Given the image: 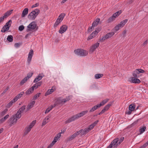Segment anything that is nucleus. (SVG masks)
Instances as JSON below:
<instances>
[{
    "label": "nucleus",
    "mask_w": 148,
    "mask_h": 148,
    "mask_svg": "<svg viewBox=\"0 0 148 148\" xmlns=\"http://www.w3.org/2000/svg\"><path fill=\"white\" fill-rule=\"evenodd\" d=\"M56 142L55 141V140L54 141L53 140V141L48 146L47 148H50Z\"/></svg>",
    "instance_id": "nucleus-52"
},
{
    "label": "nucleus",
    "mask_w": 148,
    "mask_h": 148,
    "mask_svg": "<svg viewBox=\"0 0 148 148\" xmlns=\"http://www.w3.org/2000/svg\"><path fill=\"white\" fill-rule=\"evenodd\" d=\"M131 82L135 84H138L140 82V81L139 79L134 77L131 78Z\"/></svg>",
    "instance_id": "nucleus-13"
},
{
    "label": "nucleus",
    "mask_w": 148,
    "mask_h": 148,
    "mask_svg": "<svg viewBox=\"0 0 148 148\" xmlns=\"http://www.w3.org/2000/svg\"><path fill=\"white\" fill-rule=\"evenodd\" d=\"M34 90V89L32 87L26 91V94L27 95H29L33 92Z\"/></svg>",
    "instance_id": "nucleus-20"
},
{
    "label": "nucleus",
    "mask_w": 148,
    "mask_h": 148,
    "mask_svg": "<svg viewBox=\"0 0 148 148\" xmlns=\"http://www.w3.org/2000/svg\"><path fill=\"white\" fill-rule=\"evenodd\" d=\"M51 108H50L49 107H48L47 109L46 110V111L45 112V114H47L50 111H51Z\"/></svg>",
    "instance_id": "nucleus-56"
},
{
    "label": "nucleus",
    "mask_w": 148,
    "mask_h": 148,
    "mask_svg": "<svg viewBox=\"0 0 148 148\" xmlns=\"http://www.w3.org/2000/svg\"><path fill=\"white\" fill-rule=\"evenodd\" d=\"M24 94V92H21L20 94L17 95L13 99V100L14 101V102H15L18 99L20 98L21 97V96L23 95Z\"/></svg>",
    "instance_id": "nucleus-16"
},
{
    "label": "nucleus",
    "mask_w": 148,
    "mask_h": 148,
    "mask_svg": "<svg viewBox=\"0 0 148 148\" xmlns=\"http://www.w3.org/2000/svg\"><path fill=\"white\" fill-rule=\"evenodd\" d=\"M121 13V11H119L116 12L113 15L116 18L119 16Z\"/></svg>",
    "instance_id": "nucleus-43"
},
{
    "label": "nucleus",
    "mask_w": 148,
    "mask_h": 148,
    "mask_svg": "<svg viewBox=\"0 0 148 148\" xmlns=\"http://www.w3.org/2000/svg\"><path fill=\"white\" fill-rule=\"evenodd\" d=\"M28 9L27 8H25L23 11L22 13V17H23L28 13Z\"/></svg>",
    "instance_id": "nucleus-19"
},
{
    "label": "nucleus",
    "mask_w": 148,
    "mask_h": 148,
    "mask_svg": "<svg viewBox=\"0 0 148 148\" xmlns=\"http://www.w3.org/2000/svg\"><path fill=\"white\" fill-rule=\"evenodd\" d=\"M135 108V106L134 105L131 104L129 106V110H130L133 111L134 110Z\"/></svg>",
    "instance_id": "nucleus-34"
},
{
    "label": "nucleus",
    "mask_w": 148,
    "mask_h": 148,
    "mask_svg": "<svg viewBox=\"0 0 148 148\" xmlns=\"http://www.w3.org/2000/svg\"><path fill=\"white\" fill-rule=\"evenodd\" d=\"M21 45V43H16L14 44V46L16 48H18Z\"/></svg>",
    "instance_id": "nucleus-57"
},
{
    "label": "nucleus",
    "mask_w": 148,
    "mask_h": 148,
    "mask_svg": "<svg viewBox=\"0 0 148 148\" xmlns=\"http://www.w3.org/2000/svg\"><path fill=\"white\" fill-rule=\"evenodd\" d=\"M15 102H14V101L13 100H12L11 101L9 102L8 104H7L6 106V107L7 108H9L10 107H11L13 103H14Z\"/></svg>",
    "instance_id": "nucleus-36"
},
{
    "label": "nucleus",
    "mask_w": 148,
    "mask_h": 148,
    "mask_svg": "<svg viewBox=\"0 0 148 148\" xmlns=\"http://www.w3.org/2000/svg\"><path fill=\"white\" fill-rule=\"evenodd\" d=\"M41 84V82H40L35 84L32 87L34 89H36L38 87L40 86Z\"/></svg>",
    "instance_id": "nucleus-28"
},
{
    "label": "nucleus",
    "mask_w": 148,
    "mask_h": 148,
    "mask_svg": "<svg viewBox=\"0 0 148 148\" xmlns=\"http://www.w3.org/2000/svg\"><path fill=\"white\" fill-rule=\"evenodd\" d=\"M99 108L98 107V105H96V106H95L93 107L90 110V112H92L94 111V110H96L98 108Z\"/></svg>",
    "instance_id": "nucleus-37"
},
{
    "label": "nucleus",
    "mask_w": 148,
    "mask_h": 148,
    "mask_svg": "<svg viewBox=\"0 0 148 148\" xmlns=\"http://www.w3.org/2000/svg\"><path fill=\"white\" fill-rule=\"evenodd\" d=\"M61 22V21H59L57 19L54 24V27H57L58 25H59V23H60Z\"/></svg>",
    "instance_id": "nucleus-45"
},
{
    "label": "nucleus",
    "mask_w": 148,
    "mask_h": 148,
    "mask_svg": "<svg viewBox=\"0 0 148 148\" xmlns=\"http://www.w3.org/2000/svg\"><path fill=\"white\" fill-rule=\"evenodd\" d=\"M146 129V127H143L141 128L140 130V134H141L144 132L145 131Z\"/></svg>",
    "instance_id": "nucleus-44"
},
{
    "label": "nucleus",
    "mask_w": 148,
    "mask_h": 148,
    "mask_svg": "<svg viewBox=\"0 0 148 148\" xmlns=\"http://www.w3.org/2000/svg\"><path fill=\"white\" fill-rule=\"evenodd\" d=\"M106 111H107L104 108L103 109L101 110V111L99 113V114L100 115L103 114Z\"/></svg>",
    "instance_id": "nucleus-61"
},
{
    "label": "nucleus",
    "mask_w": 148,
    "mask_h": 148,
    "mask_svg": "<svg viewBox=\"0 0 148 148\" xmlns=\"http://www.w3.org/2000/svg\"><path fill=\"white\" fill-rule=\"evenodd\" d=\"M133 75L135 77H139V75H138L136 72H135V70L133 72Z\"/></svg>",
    "instance_id": "nucleus-54"
},
{
    "label": "nucleus",
    "mask_w": 148,
    "mask_h": 148,
    "mask_svg": "<svg viewBox=\"0 0 148 148\" xmlns=\"http://www.w3.org/2000/svg\"><path fill=\"white\" fill-rule=\"evenodd\" d=\"M43 76V75H42L41 74H39L34 79V83L37 82L39 81L41 79Z\"/></svg>",
    "instance_id": "nucleus-14"
},
{
    "label": "nucleus",
    "mask_w": 148,
    "mask_h": 148,
    "mask_svg": "<svg viewBox=\"0 0 148 148\" xmlns=\"http://www.w3.org/2000/svg\"><path fill=\"white\" fill-rule=\"evenodd\" d=\"M120 143L121 142L119 140L118 138H116L113 140L110 145L112 146V147L115 148L119 145Z\"/></svg>",
    "instance_id": "nucleus-8"
},
{
    "label": "nucleus",
    "mask_w": 148,
    "mask_h": 148,
    "mask_svg": "<svg viewBox=\"0 0 148 148\" xmlns=\"http://www.w3.org/2000/svg\"><path fill=\"white\" fill-rule=\"evenodd\" d=\"M24 28V27L23 25L20 26L18 27V30L20 31H23Z\"/></svg>",
    "instance_id": "nucleus-53"
},
{
    "label": "nucleus",
    "mask_w": 148,
    "mask_h": 148,
    "mask_svg": "<svg viewBox=\"0 0 148 148\" xmlns=\"http://www.w3.org/2000/svg\"><path fill=\"white\" fill-rule=\"evenodd\" d=\"M8 89L9 87H7L3 91V93H2L1 94L3 95V94L5 93L6 92V91L8 90Z\"/></svg>",
    "instance_id": "nucleus-64"
},
{
    "label": "nucleus",
    "mask_w": 148,
    "mask_h": 148,
    "mask_svg": "<svg viewBox=\"0 0 148 148\" xmlns=\"http://www.w3.org/2000/svg\"><path fill=\"white\" fill-rule=\"evenodd\" d=\"M33 55V51L32 49H31L29 51L27 60V62L28 64H29L32 60V58Z\"/></svg>",
    "instance_id": "nucleus-11"
},
{
    "label": "nucleus",
    "mask_w": 148,
    "mask_h": 148,
    "mask_svg": "<svg viewBox=\"0 0 148 148\" xmlns=\"http://www.w3.org/2000/svg\"><path fill=\"white\" fill-rule=\"evenodd\" d=\"M74 52L76 55L81 56H86L88 54L87 51L81 49H78L75 50Z\"/></svg>",
    "instance_id": "nucleus-2"
},
{
    "label": "nucleus",
    "mask_w": 148,
    "mask_h": 148,
    "mask_svg": "<svg viewBox=\"0 0 148 148\" xmlns=\"http://www.w3.org/2000/svg\"><path fill=\"white\" fill-rule=\"evenodd\" d=\"M49 118V116H47L45 117V119L43 120L42 123V126L45 125L48 122V120Z\"/></svg>",
    "instance_id": "nucleus-15"
},
{
    "label": "nucleus",
    "mask_w": 148,
    "mask_h": 148,
    "mask_svg": "<svg viewBox=\"0 0 148 148\" xmlns=\"http://www.w3.org/2000/svg\"><path fill=\"white\" fill-rule=\"evenodd\" d=\"M16 114L13 115L12 117L9 120L8 123L9 125L11 126L13 124L15 123L17 121L18 118L17 117Z\"/></svg>",
    "instance_id": "nucleus-5"
},
{
    "label": "nucleus",
    "mask_w": 148,
    "mask_h": 148,
    "mask_svg": "<svg viewBox=\"0 0 148 148\" xmlns=\"http://www.w3.org/2000/svg\"><path fill=\"white\" fill-rule=\"evenodd\" d=\"M109 100V99H107L102 101L99 104H97L98 105V107H100L101 106H103L105 104H106Z\"/></svg>",
    "instance_id": "nucleus-22"
},
{
    "label": "nucleus",
    "mask_w": 148,
    "mask_h": 148,
    "mask_svg": "<svg viewBox=\"0 0 148 148\" xmlns=\"http://www.w3.org/2000/svg\"><path fill=\"white\" fill-rule=\"evenodd\" d=\"M76 136L74 134L70 136L69 137V140H71L74 139L75 137H76Z\"/></svg>",
    "instance_id": "nucleus-42"
},
{
    "label": "nucleus",
    "mask_w": 148,
    "mask_h": 148,
    "mask_svg": "<svg viewBox=\"0 0 148 148\" xmlns=\"http://www.w3.org/2000/svg\"><path fill=\"white\" fill-rule=\"evenodd\" d=\"M65 16V14L62 13L59 16L57 19L62 22Z\"/></svg>",
    "instance_id": "nucleus-24"
},
{
    "label": "nucleus",
    "mask_w": 148,
    "mask_h": 148,
    "mask_svg": "<svg viewBox=\"0 0 148 148\" xmlns=\"http://www.w3.org/2000/svg\"><path fill=\"white\" fill-rule=\"evenodd\" d=\"M106 39H108L106 37V35H105L103 37L100 39L99 41L101 42H103L104 40H106Z\"/></svg>",
    "instance_id": "nucleus-51"
},
{
    "label": "nucleus",
    "mask_w": 148,
    "mask_h": 148,
    "mask_svg": "<svg viewBox=\"0 0 148 148\" xmlns=\"http://www.w3.org/2000/svg\"><path fill=\"white\" fill-rule=\"evenodd\" d=\"M128 20L127 19L123 20L120 23L114 27L113 31L116 32L117 31L119 30L121 28L123 27L125 24L127 22Z\"/></svg>",
    "instance_id": "nucleus-3"
},
{
    "label": "nucleus",
    "mask_w": 148,
    "mask_h": 148,
    "mask_svg": "<svg viewBox=\"0 0 148 148\" xmlns=\"http://www.w3.org/2000/svg\"><path fill=\"white\" fill-rule=\"evenodd\" d=\"M112 103H108L107 105H106L104 107V108L106 110H107L109 108L110 106L112 105Z\"/></svg>",
    "instance_id": "nucleus-50"
},
{
    "label": "nucleus",
    "mask_w": 148,
    "mask_h": 148,
    "mask_svg": "<svg viewBox=\"0 0 148 148\" xmlns=\"http://www.w3.org/2000/svg\"><path fill=\"white\" fill-rule=\"evenodd\" d=\"M100 19L99 18H97L95 21L92 24V25L93 27L96 26L99 22Z\"/></svg>",
    "instance_id": "nucleus-23"
},
{
    "label": "nucleus",
    "mask_w": 148,
    "mask_h": 148,
    "mask_svg": "<svg viewBox=\"0 0 148 148\" xmlns=\"http://www.w3.org/2000/svg\"><path fill=\"white\" fill-rule=\"evenodd\" d=\"M55 90V89L53 88V87L51 89H49L45 93V95L47 96L48 95L53 92Z\"/></svg>",
    "instance_id": "nucleus-17"
},
{
    "label": "nucleus",
    "mask_w": 148,
    "mask_h": 148,
    "mask_svg": "<svg viewBox=\"0 0 148 148\" xmlns=\"http://www.w3.org/2000/svg\"><path fill=\"white\" fill-rule=\"evenodd\" d=\"M36 123V121H33L28 127L31 129L33 127Z\"/></svg>",
    "instance_id": "nucleus-39"
},
{
    "label": "nucleus",
    "mask_w": 148,
    "mask_h": 148,
    "mask_svg": "<svg viewBox=\"0 0 148 148\" xmlns=\"http://www.w3.org/2000/svg\"><path fill=\"white\" fill-rule=\"evenodd\" d=\"M8 110L7 109H5L2 112L0 113V115L1 116H3L7 112Z\"/></svg>",
    "instance_id": "nucleus-41"
},
{
    "label": "nucleus",
    "mask_w": 148,
    "mask_h": 148,
    "mask_svg": "<svg viewBox=\"0 0 148 148\" xmlns=\"http://www.w3.org/2000/svg\"><path fill=\"white\" fill-rule=\"evenodd\" d=\"M83 130L81 129L80 130H79L77 131L74 134H75V135H76V136H77L78 135H79L80 133L82 132Z\"/></svg>",
    "instance_id": "nucleus-48"
},
{
    "label": "nucleus",
    "mask_w": 148,
    "mask_h": 148,
    "mask_svg": "<svg viewBox=\"0 0 148 148\" xmlns=\"http://www.w3.org/2000/svg\"><path fill=\"white\" fill-rule=\"evenodd\" d=\"M36 25L35 22H33L31 23L27 27V31L29 32L33 29H34Z\"/></svg>",
    "instance_id": "nucleus-7"
},
{
    "label": "nucleus",
    "mask_w": 148,
    "mask_h": 148,
    "mask_svg": "<svg viewBox=\"0 0 148 148\" xmlns=\"http://www.w3.org/2000/svg\"><path fill=\"white\" fill-rule=\"evenodd\" d=\"M88 112V110H86L78 113L75 115L71 118H69L65 122V124L70 123L78 118L83 116L86 114Z\"/></svg>",
    "instance_id": "nucleus-1"
},
{
    "label": "nucleus",
    "mask_w": 148,
    "mask_h": 148,
    "mask_svg": "<svg viewBox=\"0 0 148 148\" xmlns=\"http://www.w3.org/2000/svg\"><path fill=\"white\" fill-rule=\"evenodd\" d=\"M98 121H97L93 123L92 124L90 125L89 127H88L89 129L91 130L94 127V126L96 125V124L98 123Z\"/></svg>",
    "instance_id": "nucleus-30"
},
{
    "label": "nucleus",
    "mask_w": 148,
    "mask_h": 148,
    "mask_svg": "<svg viewBox=\"0 0 148 148\" xmlns=\"http://www.w3.org/2000/svg\"><path fill=\"white\" fill-rule=\"evenodd\" d=\"M7 40L10 42H12L13 41V37L11 35L8 36L7 38Z\"/></svg>",
    "instance_id": "nucleus-40"
},
{
    "label": "nucleus",
    "mask_w": 148,
    "mask_h": 148,
    "mask_svg": "<svg viewBox=\"0 0 148 148\" xmlns=\"http://www.w3.org/2000/svg\"><path fill=\"white\" fill-rule=\"evenodd\" d=\"M94 27L92 25L91 27H89L88 30V32H91L94 29Z\"/></svg>",
    "instance_id": "nucleus-58"
},
{
    "label": "nucleus",
    "mask_w": 148,
    "mask_h": 148,
    "mask_svg": "<svg viewBox=\"0 0 148 148\" xmlns=\"http://www.w3.org/2000/svg\"><path fill=\"white\" fill-rule=\"evenodd\" d=\"M13 11V10H11L7 11L4 15L3 16L1 17L0 18V23L3 22L4 18L8 17L10 15Z\"/></svg>",
    "instance_id": "nucleus-9"
},
{
    "label": "nucleus",
    "mask_w": 148,
    "mask_h": 148,
    "mask_svg": "<svg viewBox=\"0 0 148 148\" xmlns=\"http://www.w3.org/2000/svg\"><path fill=\"white\" fill-rule=\"evenodd\" d=\"M103 76V75L101 74H97L95 75V77L96 79H98L102 77Z\"/></svg>",
    "instance_id": "nucleus-38"
},
{
    "label": "nucleus",
    "mask_w": 148,
    "mask_h": 148,
    "mask_svg": "<svg viewBox=\"0 0 148 148\" xmlns=\"http://www.w3.org/2000/svg\"><path fill=\"white\" fill-rule=\"evenodd\" d=\"M94 33H92L90 34V35L88 38V40H90L93 38L95 36V35H94Z\"/></svg>",
    "instance_id": "nucleus-49"
},
{
    "label": "nucleus",
    "mask_w": 148,
    "mask_h": 148,
    "mask_svg": "<svg viewBox=\"0 0 148 148\" xmlns=\"http://www.w3.org/2000/svg\"><path fill=\"white\" fill-rule=\"evenodd\" d=\"M9 29V27L5 25L2 28L1 31L2 32H4L8 30Z\"/></svg>",
    "instance_id": "nucleus-33"
},
{
    "label": "nucleus",
    "mask_w": 148,
    "mask_h": 148,
    "mask_svg": "<svg viewBox=\"0 0 148 148\" xmlns=\"http://www.w3.org/2000/svg\"><path fill=\"white\" fill-rule=\"evenodd\" d=\"M115 32H110L108 33L106 35V36L107 38V39L110 38L114 34Z\"/></svg>",
    "instance_id": "nucleus-26"
},
{
    "label": "nucleus",
    "mask_w": 148,
    "mask_h": 148,
    "mask_svg": "<svg viewBox=\"0 0 148 148\" xmlns=\"http://www.w3.org/2000/svg\"><path fill=\"white\" fill-rule=\"evenodd\" d=\"M115 17L114 16L113 14L112 16H111L110 18H109L107 22L108 23H110L112 22L113 21H114L115 19Z\"/></svg>",
    "instance_id": "nucleus-25"
},
{
    "label": "nucleus",
    "mask_w": 148,
    "mask_h": 148,
    "mask_svg": "<svg viewBox=\"0 0 148 148\" xmlns=\"http://www.w3.org/2000/svg\"><path fill=\"white\" fill-rule=\"evenodd\" d=\"M67 29V26L66 25H64L60 27L59 32L60 34H63L66 31Z\"/></svg>",
    "instance_id": "nucleus-12"
},
{
    "label": "nucleus",
    "mask_w": 148,
    "mask_h": 148,
    "mask_svg": "<svg viewBox=\"0 0 148 148\" xmlns=\"http://www.w3.org/2000/svg\"><path fill=\"white\" fill-rule=\"evenodd\" d=\"M39 5V4L38 3H36L35 4L32 5V6L31 8H34L38 6Z\"/></svg>",
    "instance_id": "nucleus-60"
},
{
    "label": "nucleus",
    "mask_w": 148,
    "mask_h": 148,
    "mask_svg": "<svg viewBox=\"0 0 148 148\" xmlns=\"http://www.w3.org/2000/svg\"><path fill=\"white\" fill-rule=\"evenodd\" d=\"M106 111H107L104 108L103 109L101 110V111L99 113V114L100 115L103 114Z\"/></svg>",
    "instance_id": "nucleus-62"
},
{
    "label": "nucleus",
    "mask_w": 148,
    "mask_h": 148,
    "mask_svg": "<svg viewBox=\"0 0 148 148\" xmlns=\"http://www.w3.org/2000/svg\"><path fill=\"white\" fill-rule=\"evenodd\" d=\"M12 21L11 20H10L8 22H7L6 23V24L5 25L10 28L11 26V24L12 23Z\"/></svg>",
    "instance_id": "nucleus-47"
},
{
    "label": "nucleus",
    "mask_w": 148,
    "mask_h": 148,
    "mask_svg": "<svg viewBox=\"0 0 148 148\" xmlns=\"http://www.w3.org/2000/svg\"><path fill=\"white\" fill-rule=\"evenodd\" d=\"M40 12V11L38 9H36L32 11L28 15V18L29 19L34 20Z\"/></svg>",
    "instance_id": "nucleus-4"
},
{
    "label": "nucleus",
    "mask_w": 148,
    "mask_h": 148,
    "mask_svg": "<svg viewBox=\"0 0 148 148\" xmlns=\"http://www.w3.org/2000/svg\"><path fill=\"white\" fill-rule=\"evenodd\" d=\"M89 127H88L84 129V130H83L81 134V135H82L84 134H86L89 132L90 130Z\"/></svg>",
    "instance_id": "nucleus-27"
},
{
    "label": "nucleus",
    "mask_w": 148,
    "mask_h": 148,
    "mask_svg": "<svg viewBox=\"0 0 148 148\" xmlns=\"http://www.w3.org/2000/svg\"><path fill=\"white\" fill-rule=\"evenodd\" d=\"M100 30V28H99L98 29H97V30H95V31L94 32L92 33H94V35H95V36L99 32Z\"/></svg>",
    "instance_id": "nucleus-55"
},
{
    "label": "nucleus",
    "mask_w": 148,
    "mask_h": 148,
    "mask_svg": "<svg viewBox=\"0 0 148 148\" xmlns=\"http://www.w3.org/2000/svg\"><path fill=\"white\" fill-rule=\"evenodd\" d=\"M99 45V43L98 42L93 44L90 47L89 50V53H92L95 51Z\"/></svg>",
    "instance_id": "nucleus-6"
},
{
    "label": "nucleus",
    "mask_w": 148,
    "mask_h": 148,
    "mask_svg": "<svg viewBox=\"0 0 148 148\" xmlns=\"http://www.w3.org/2000/svg\"><path fill=\"white\" fill-rule=\"evenodd\" d=\"M61 133L60 132L57 134L56 136H55L54 139V140L56 142L60 138L61 136Z\"/></svg>",
    "instance_id": "nucleus-32"
},
{
    "label": "nucleus",
    "mask_w": 148,
    "mask_h": 148,
    "mask_svg": "<svg viewBox=\"0 0 148 148\" xmlns=\"http://www.w3.org/2000/svg\"><path fill=\"white\" fill-rule=\"evenodd\" d=\"M40 93H38L35 95L34 97V99L36 100L37 99L40 95Z\"/></svg>",
    "instance_id": "nucleus-46"
},
{
    "label": "nucleus",
    "mask_w": 148,
    "mask_h": 148,
    "mask_svg": "<svg viewBox=\"0 0 148 148\" xmlns=\"http://www.w3.org/2000/svg\"><path fill=\"white\" fill-rule=\"evenodd\" d=\"M67 101L65 99H62L61 98H59L57 99V101L58 104H60L62 102L65 103Z\"/></svg>",
    "instance_id": "nucleus-29"
},
{
    "label": "nucleus",
    "mask_w": 148,
    "mask_h": 148,
    "mask_svg": "<svg viewBox=\"0 0 148 148\" xmlns=\"http://www.w3.org/2000/svg\"><path fill=\"white\" fill-rule=\"evenodd\" d=\"M144 70L140 69H136L135 70V72H136V73L138 75L140 73H144Z\"/></svg>",
    "instance_id": "nucleus-35"
},
{
    "label": "nucleus",
    "mask_w": 148,
    "mask_h": 148,
    "mask_svg": "<svg viewBox=\"0 0 148 148\" xmlns=\"http://www.w3.org/2000/svg\"><path fill=\"white\" fill-rule=\"evenodd\" d=\"M29 79L28 76L25 77L20 82V84L21 85H23Z\"/></svg>",
    "instance_id": "nucleus-31"
},
{
    "label": "nucleus",
    "mask_w": 148,
    "mask_h": 148,
    "mask_svg": "<svg viewBox=\"0 0 148 148\" xmlns=\"http://www.w3.org/2000/svg\"><path fill=\"white\" fill-rule=\"evenodd\" d=\"M25 106H23L20 108L19 110L18 111L17 113L16 114L17 115V117L18 118V119L20 118L21 116V114L23 112V111L25 109Z\"/></svg>",
    "instance_id": "nucleus-10"
},
{
    "label": "nucleus",
    "mask_w": 148,
    "mask_h": 148,
    "mask_svg": "<svg viewBox=\"0 0 148 148\" xmlns=\"http://www.w3.org/2000/svg\"><path fill=\"white\" fill-rule=\"evenodd\" d=\"M58 101H57V102L56 103L54 104V105H51V106H49V107L50 108H51V109L52 110V109L54 108V107H55L56 106L57 104H58Z\"/></svg>",
    "instance_id": "nucleus-59"
},
{
    "label": "nucleus",
    "mask_w": 148,
    "mask_h": 148,
    "mask_svg": "<svg viewBox=\"0 0 148 148\" xmlns=\"http://www.w3.org/2000/svg\"><path fill=\"white\" fill-rule=\"evenodd\" d=\"M31 129L29 127H26L24 130L23 135L24 136L26 135L31 130Z\"/></svg>",
    "instance_id": "nucleus-21"
},
{
    "label": "nucleus",
    "mask_w": 148,
    "mask_h": 148,
    "mask_svg": "<svg viewBox=\"0 0 148 148\" xmlns=\"http://www.w3.org/2000/svg\"><path fill=\"white\" fill-rule=\"evenodd\" d=\"M126 32H127L126 30H125L123 31V32L122 33V35L123 36H125V34L126 33Z\"/></svg>",
    "instance_id": "nucleus-63"
},
{
    "label": "nucleus",
    "mask_w": 148,
    "mask_h": 148,
    "mask_svg": "<svg viewBox=\"0 0 148 148\" xmlns=\"http://www.w3.org/2000/svg\"><path fill=\"white\" fill-rule=\"evenodd\" d=\"M35 103V101H33L31 102L29 104L27 107V110H29L30 109L32 108L34 105Z\"/></svg>",
    "instance_id": "nucleus-18"
}]
</instances>
